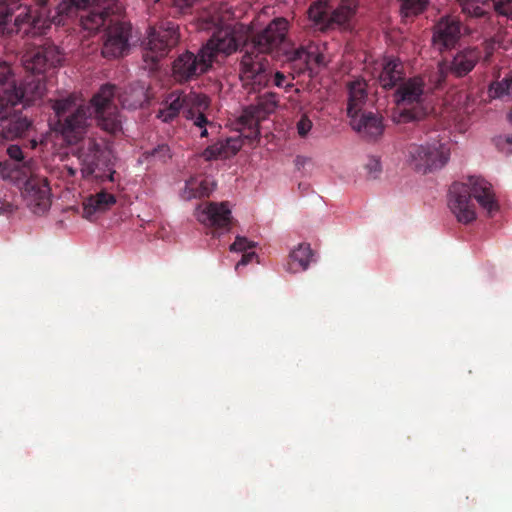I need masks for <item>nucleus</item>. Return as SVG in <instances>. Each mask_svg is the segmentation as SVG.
<instances>
[{
  "label": "nucleus",
  "mask_w": 512,
  "mask_h": 512,
  "mask_svg": "<svg viewBox=\"0 0 512 512\" xmlns=\"http://www.w3.org/2000/svg\"><path fill=\"white\" fill-rule=\"evenodd\" d=\"M178 24L174 21L162 22L151 28L143 47V60L150 68L168 55L170 49L178 43Z\"/></svg>",
  "instance_id": "8"
},
{
  "label": "nucleus",
  "mask_w": 512,
  "mask_h": 512,
  "mask_svg": "<svg viewBox=\"0 0 512 512\" xmlns=\"http://www.w3.org/2000/svg\"><path fill=\"white\" fill-rule=\"evenodd\" d=\"M462 28V22L456 16H442L432 27L433 49L440 54L454 49L462 37Z\"/></svg>",
  "instance_id": "14"
},
{
  "label": "nucleus",
  "mask_w": 512,
  "mask_h": 512,
  "mask_svg": "<svg viewBox=\"0 0 512 512\" xmlns=\"http://www.w3.org/2000/svg\"><path fill=\"white\" fill-rule=\"evenodd\" d=\"M164 3L170 4L171 8L173 9L171 14H178L183 13L187 9H189L192 5L194 0H163Z\"/></svg>",
  "instance_id": "41"
},
{
  "label": "nucleus",
  "mask_w": 512,
  "mask_h": 512,
  "mask_svg": "<svg viewBox=\"0 0 512 512\" xmlns=\"http://www.w3.org/2000/svg\"><path fill=\"white\" fill-rule=\"evenodd\" d=\"M240 149V145L236 140L231 138L225 141H217L216 143L208 146L201 154L206 161H211L217 158H227L231 155H235Z\"/></svg>",
  "instance_id": "29"
},
{
  "label": "nucleus",
  "mask_w": 512,
  "mask_h": 512,
  "mask_svg": "<svg viewBox=\"0 0 512 512\" xmlns=\"http://www.w3.org/2000/svg\"><path fill=\"white\" fill-rule=\"evenodd\" d=\"M244 37L232 29L216 31L207 43L201 48L203 54L210 60V64L217 61L219 55L228 56L243 47Z\"/></svg>",
  "instance_id": "16"
},
{
  "label": "nucleus",
  "mask_w": 512,
  "mask_h": 512,
  "mask_svg": "<svg viewBox=\"0 0 512 512\" xmlns=\"http://www.w3.org/2000/svg\"><path fill=\"white\" fill-rule=\"evenodd\" d=\"M204 112H205V110L195 112V117H194V119H192L194 126L199 128L200 137H202V138L208 137V135H209L208 127L210 129H217V126L213 122L208 121Z\"/></svg>",
  "instance_id": "39"
},
{
  "label": "nucleus",
  "mask_w": 512,
  "mask_h": 512,
  "mask_svg": "<svg viewBox=\"0 0 512 512\" xmlns=\"http://www.w3.org/2000/svg\"><path fill=\"white\" fill-rule=\"evenodd\" d=\"M46 92V86L42 76L27 75L21 86L15 85L14 91L10 93L7 100V109L9 107L15 108L21 105L26 108L41 100Z\"/></svg>",
  "instance_id": "17"
},
{
  "label": "nucleus",
  "mask_w": 512,
  "mask_h": 512,
  "mask_svg": "<svg viewBox=\"0 0 512 512\" xmlns=\"http://www.w3.org/2000/svg\"><path fill=\"white\" fill-rule=\"evenodd\" d=\"M241 57L238 60V75L242 87L248 94H257L255 103L243 109L239 118L243 129H248L246 137L256 139L260 135L259 124L278 106V94L267 91L260 92L269 87L272 79V68L267 55L251 47L248 42L243 43L240 49Z\"/></svg>",
  "instance_id": "1"
},
{
  "label": "nucleus",
  "mask_w": 512,
  "mask_h": 512,
  "mask_svg": "<svg viewBox=\"0 0 512 512\" xmlns=\"http://www.w3.org/2000/svg\"><path fill=\"white\" fill-rule=\"evenodd\" d=\"M132 91V100L130 101L126 96H123L121 103L123 107L128 109H136L145 102L146 95L144 91V87L139 86L136 88H131Z\"/></svg>",
  "instance_id": "38"
},
{
  "label": "nucleus",
  "mask_w": 512,
  "mask_h": 512,
  "mask_svg": "<svg viewBox=\"0 0 512 512\" xmlns=\"http://www.w3.org/2000/svg\"><path fill=\"white\" fill-rule=\"evenodd\" d=\"M347 90V114L351 117L362 112L368 96L367 83L363 79H355L347 84Z\"/></svg>",
  "instance_id": "26"
},
{
  "label": "nucleus",
  "mask_w": 512,
  "mask_h": 512,
  "mask_svg": "<svg viewBox=\"0 0 512 512\" xmlns=\"http://www.w3.org/2000/svg\"><path fill=\"white\" fill-rule=\"evenodd\" d=\"M7 154L10 159L16 162L17 168H23L27 171H31L34 161L31 157H27L23 152L22 148L18 145H10L7 148Z\"/></svg>",
  "instance_id": "36"
},
{
  "label": "nucleus",
  "mask_w": 512,
  "mask_h": 512,
  "mask_svg": "<svg viewBox=\"0 0 512 512\" xmlns=\"http://www.w3.org/2000/svg\"><path fill=\"white\" fill-rule=\"evenodd\" d=\"M289 26L286 18L276 17L264 29L245 38V41L266 55L272 54L286 42Z\"/></svg>",
  "instance_id": "12"
},
{
  "label": "nucleus",
  "mask_w": 512,
  "mask_h": 512,
  "mask_svg": "<svg viewBox=\"0 0 512 512\" xmlns=\"http://www.w3.org/2000/svg\"><path fill=\"white\" fill-rule=\"evenodd\" d=\"M508 119L512 123V107H511V110H510V112L508 114Z\"/></svg>",
  "instance_id": "49"
},
{
  "label": "nucleus",
  "mask_w": 512,
  "mask_h": 512,
  "mask_svg": "<svg viewBox=\"0 0 512 512\" xmlns=\"http://www.w3.org/2000/svg\"><path fill=\"white\" fill-rule=\"evenodd\" d=\"M101 147L94 140L88 139L78 150V161L81 166V174L84 178H102L98 173Z\"/></svg>",
  "instance_id": "23"
},
{
  "label": "nucleus",
  "mask_w": 512,
  "mask_h": 512,
  "mask_svg": "<svg viewBox=\"0 0 512 512\" xmlns=\"http://www.w3.org/2000/svg\"><path fill=\"white\" fill-rule=\"evenodd\" d=\"M401 13L404 17H413L421 14L431 3L430 0H399Z\"/></svg>",
  "instance_id": "35"
},
{
  "label": "nucleus",
  "mask_w": 512,
  "mask_h": 512,
  "mask_svg": "<svg viewBox=\"0 0 512 512\" xmlns=\"http://www.w3.org/2000/svg\"><path fill=\"white\" fill-rule=\"evenodd\" d=\"M289 26L286 18L276 17L264 29L245 38V41L266 55L272 54L286 42Z\"/></svg>",
  "instance_id": "13"
},
{
  "label": "nucleus",
  "mask_w": 512,
  "mask_h": 512,
  "mask_svg": "<svg viewBox=\"0 0 512 512\" xmlns=\"http://www.w3.org/2000/svg\"><path fill=\"white\" fill-rule=\"evenodd\" d=\"M115 203V196L105 190L90 195L83 202V217L91 220L96 213L108 210Z\"/></svg>",
  "instance_id": "27"
},
{
  "label": "nucleus",
  "mask_w": 512,
  "mask_h": 512,
  "mask_svg": "<svg viewBox=\"0 0 512 512\" xmlns=\"http://www.w3.org/2000/svg\"><path fill=\"white\" fill-rule=\"evenodd\" d=\"M289 60L300 65L299 72L304 70H312V65L320 66L324 62V56L315 51H308L305 48H297L293 50L289 56Z\"/></svg>",
  "instance_id": "30"
},
{
  "label": "nucleus",
  "mask_w": 512,
  "mask_h": 512,
  "mask_svg": "<svg viewBox=\"0 0 512 512\" xmlns=\"http://www.w3.org/2000/svg\"><path fill=\"white\" fill-rule=\"evenodd\" d=\"M274 86L278 88H284L288 90V88L292 87V83L288 81V77L281 71L272 72L271 82Z\"/></svg>",
  "instance_id": "42"
},
{
  "label": "nucleus",
  "mask_w": 512,
  "mask_h": 512,
  "mask_svg": "<svg viewBox=\"0 0 512 512\" xmlns=\"http://www.w3.org/2000/svg\"><path fill=\"white\" fill-rule=\"evenodd\" d=\"M463 14L487 19L493 9L497 15L512 21V0H458Z\"/></svg>",
  "instance_id": "20"
},
{
  "label": "nucleus",
  "mask_w": 512,
  "mask_h": 512,
  "mask_svg": "<svg viewBox=\"0 0 512 512\" xmlns=\"http://www.w3.org/2000/svg\"><path fill=\"white\" fill-rule=\"evenodd\" d=\"M253 248H255V243L241 236H237L235 241L230 245V251L234 252L245 253Z\"/></svg>",
  "instance_id": "40"
},
{
  "label": "nucleus",
  "mask_w": 512,
  "mask_h": 512,
  "mask_svg": "<svg viewBox=\"0 0 512 512\" xmlns=\"http://www.w3.org/2000/svg\"><path fill=\"white\" fill-rule=\"evenodd\" d=\"M313 252L309 244H299L297 248L292 250L289 254L287 262V270L291 273L304 271L308 268L312 259Z\"/></svg>",
  "instance_id": "28"
},
{
  "label": "nucleus",
  "mask_w": 512,
  "mask_h": 512,
  "mask_svg": "<svg viewBox=\"0 0 512 512\" xmlns=\"http://www.w3.org/2000/svg\"><path fill=\"white\" fill-rule=\"evenodd\" d=\"M489 91L494 97L512 99V73L505 76L501 81L492 83Z\"/></svg>",
  "instance_id": "37"
},
{
  "label": "nucleus",
  "mask_w": 512,
  "mask_h": 512,
  "mask_svg": "<svg viewBox=\"0 0 512 512\" xmlns=\"http://www.w3.org/2000/svg\"><path fill=\"white\" fill-rule=\"evenodd\" d=\"M463 14L487 19L493 9L497 15L512 21V0H458Z\"/></svg>",
  "instance_id": "19"
},
{
  "label": "nucleus",
  "mask_w": 512,
  "mask_h": 512,
  "mask_svg": "<svg viewBox=\"0 0 512 512\" xmlns=\"http://www.w3.org/2000/svg\"><path fill=\"white\" fill-rule=\"evenodd\" d=\"M171 158L170 147L166 144H160L157 147L145 151L141 155V161L147 163L161 162L166 163Z\"/></svg>",
  "instance_id": "34"
},
{
  "label": "nucleus",
  "mask_w": 512,
  "mask_h": 512,
  "mask_svg": "<svg viewBox=\"0 0 512 512\" xmlns=\"http://www.w3.org/2000/svg\"><path fill=\"white\" fill-rule=\"evenodd\" d=\"M208 98L193 91H174L165 100V107L157 113V118L163 122H172L180 113L186 119H194L195 112L207 110Z\"/></svg>",
  "instance_id": "9"
},
{
  "label": "nucleus",
  "mask_w": 512,
  "mask_h": 512,
  "mask_svg": "<svg viewBox=\"0 0 512 512\" xmlns=\"http://www.w3.org/2000/svg\"><path fill=\"white\" fill-rule=\"evenodd\" d=\"M210 60L200 49L198 54L186 51L180 54L173 62V77L177 82H188L197 78L211 68Z\"/></svg>",
  "instance_id": "15"
},
{
  "label": "nucleus",
  "mask_w": 512,
  "mask_h": 512,
  "mask_svg": "<svg viewBox=\"0 0 512 512\" xmlns=\"http://www.w3.org/2000/svg\"><path fill=\"white\" fill-rule=\"evenodd\" d=\"M7 115V107L5 105H0V120H3Z\"/></svg>",
  "instance_id": "46"
},
{
  "label": "nucleus",
  "mask_w": 512,
  "mask_h": 512,
  "mask_svg": "<svg viewBox=\"0 0 512 512\" xmlns=\"http://www.w3.org/2000/svg\"><path fill=\"white\" fill-rule=\"evenodd\" d=\"M256 256L254 251H247L243 253L241 260L236 264L235 269L238 270L241 266H246Z\"/></svg>",
  "instance_id": "45"
},
{
  "label": "nucleus",
  "mask_w": 512,
  "mask_h": 512,
  "mask_svg": "<svg viewBox=\"0 0 512 512\" xmlns=\"http://www.w3.org/2000/svg\"><path fill=\"white\" fill-rule=\"evenodd\" d=\"M116 87L111 84L101 86L91 99V106L85 107L77 102L75 95L53 101L52 109L56 122L54 129L69 142L77 141L84 132L88 113L94 114L97 125L105 132L115 135L121 131V120L114 102Z\"/></svg>",
  "instance_id": "2"
},
{
  "label": "nucleus",
  "mask_w": 512,
  "mask_h": 512,
  "mask_svg": "<svg viewBox=\"0 0 512 512\" xmlns=\"http://www.w3.org/2000/svg\"><path fill=\"white\" fill-rule=\"evenodd\" d=\"M482 52L478 46H468L458 50L450 58H444L438 63V70L434 75V81L437 86L446 82L449 75L455 78L467 76L477 63L480 62Z\"/></svg>",
  "instance_id": "10"
},
{
  "label": "nucleus",
  "mask_w": 512,
  "mask_h": 512,
  "mask_svg": "<svg viewBox=\"0 0 512 512\" xmlns=\"http://www.w3.org/2000/svg\"><path fill=\"white\" fill-rule=\"evenodd\" d=\"M16 81L11 67L6 62H0V105L7 107L6 97L14 91Z\"/></svg>",
  "instance_id": "32"
},
{
  "label": "nucleus",
  "mask_w": 512,
  "mask_h": 512,
  "mask_svg": "<svg viewBox=\"0 0 512 512\" xmlns=\"http://www.w3.org/2000/svg\"><path fill=\"white\" fill-rule=\"evenodd\" d=\"M87 0H62L52 14L49 0H0V34L37 36L53 23H63L74 16Z\"/></svg>",
  "instance_id": "3"
},
{
  "label": "nucleus",
  "mask_w": 512,
  "mask_h": 512,
  "mask_svg": "<svg viewBox=\"0 0 512 512\" xmlns=\"http://www.w3.org/2000/svg\"><path fill=\"white\" fill-rule=\"evenodd\" d=\"M50 187L45 177L31 175L24 188V197L28 206L36 214L47 211L51 205Z\"/></svg>",
  "instance_id": "21"
},
{
  "label": "nucleus",
  "mask_w": 512,
  "mask_h": 512,
  "mask_svg": "<svg viewBox=\"0 0 512 512\" xmlns=\"http://www.w3.org/2000/svg\"><path fill=\"white\" fill-rule=\"evenodd\" d=\"M366 167L369 170V172L373 174V177H376L377 174L381 171L380 162L375 158H371L367 163Z\"/></svg>",
  "instance_id": "44"
},
{
  "label": "nucleus",
  "mask_w": 512,
  "mask_h": 512,
  "mask_svg": "<svg viewBox=\"0 0 512 512\" xmlns=\"http://www.w3.org/2000/svg\"><path fill=\"white\" fill-rule=\"evenodd\" d=\"M408 158L415 170L424 174L442 168L449 159V149L438 139L426 144H411Z\"/></svg>",
  "instance_id": "11"
},
{
  "label": "nucleus",
  "mask_w": 512,
  "mask_h": 512,
  "mask_svg": "<svg viewBox=\"0 0 512 512\" xmlns=\"http://www.w3.org/2000/svg\"><path fill=\"white\" fill-rule=\"evenodd\" d=\"M214 189V184L208 179L191 178L185 184L184 197L203 198L208 197Z\"/></svg>",
  "instance_id": "31"
},
{
  "label": "nucleus",
  "mask_w": 512,
  "mask_h": 512,
  "mask_svg": "<svg viewBox=\"0 0 512 512\" xmlns=\"http://www.w3.org/2000/svg\"><path fill=\"white\" fill-rule=\"evenodd\" d=\"M424 82L419 77L401 82L394 94L395 108L392 120L397 124L419 122L426 114L424 106Z\"/></svg>",
  "instance_id": "7"
},
{
  "label": "nucleus",
  "mask_w": 512,
  "mask_h": 512,
  "mask_svg": "<svg viewBox=\"0 0 512 512\" xmlns=\"http://www.w3.org/2000/svg\"><path fill=\"white\" fill-rule=\"evenodd\" d=\"M313 124L312 121L309 119L308 116L302 115L299 121L296 124L297 132L299 136L306 137L308 133L310 132Z\"/></svg>",
  "instance_id": "43"
},
{
  "label": "nucleus",
  "mask_w": 512,
  "mask_h": 512,
  "mask_svg": "<svg viewBox=\"0 0 512 512\" xmlns=\"http://www.w3.org/2000/svg\"><path fill=\"white\" fill-rule=\"evenodd\" d=\"M123 6L118 0H87L83 7L63 23L56 26H80L90 33L106 27V39L102 48L105 58H118L129 50L131 24L120 19Z\"/></svg>",
  "instance_id": "4"
},
{
  "label": "nucleus",
  "mask_w": 512,
  "mask_h": 512,
  "mask_svg": "<svg viewBox=\"0 0 512 512\" xmlns=\"http://www.w3.org/2000/svg\"><path fill=\"white\" fill-rule=\"evenodd\" d=\"M61 60L58 48L53 44H46L27 51L22 57V64L30 75L41 76L47 68L59 65Z\"/></svg>",
  "instance_id": "18"
},
{
  "label": "nucleus",
  "mask_w": 512,
  "mask_h": 512,
  "mask_svg": "<svg viewBox=\"0 0 512 512\" xmlns=\"http://www.w3.org/2000/svg\"><path fill=\"white\" fill-rule=\"evenodd\" d=\"M349 118L352 128L363 137L375 139L383 133L382 120L377 114L360 112Z\"/></svg>",
  "instance_id": "24"
},
{
  "label": "nucleus",
  "mask_w": 512,
  "mask_h": 512,
  "mask_svg": "<svg viewBox=\"0 0 512 512\" xmlns=\"http://www.w3.org/2000/svg\"><path fill=\"white\" fill-rule=\"evenodd\" d=\"M480 48L482 52L481 61L482 64L488 66L493 61V56L497 48H502L504 50L508 49V44H506L499 35L494 36L493 38L485 40Z\"/></svg>",
  "instance_id": "33"
},
{
  "label": "nucleus",
  "mask_w": 512,
  "mask_h": 512,
  "mask_svg": "<svg viewBox=\"0 0 512 512\" xmlns=\"http://www.w3.org/2000/svg\"><path fill=\"white\" fill-rule=\"evenodd\" d=\"M65 168H66L67 174L69 176H75L76 175V173H77V169L76 168H74L72 166H66Z\"/></svg>",
  "instance_id": "47"
},
{
  "label": "nucleus",
  "mask_w": 512,
  "mask_h": 512,
  "mask_svg": "<svg viewBox=\"0 0 512 512\" xmlns=\"http://www.w3.org/2000/svg\"><path fill=\"white\" fill-rule=\"evenodd\" d=\"M472 196L487 211L488 216H493L499 210L492 185L481 177L470 176L467 183L454 182L449 188L448 205L458 222L469 224L476 219Z\"/></svg>",
  "instance_id": "5"
},
{
  "label": "nucleus",
  "mask_w": 512,
  "mask_h": 512,
  "mask_svg": "<svg viewBox=\"0 0 512 512\" xmlns=\"http://www.w3.org/2000/svg\"><path fill=\"white\" fill-rule=\"evenodd\" d=\"M380 67L378 82L382 88L392 89L404 80V67L399 59L385 58Z\"/></svg>",
  "instance_id": "25"
},
{
  "label": "nucleus",
  "mask_w": 512,
  "mask_h": 512,
  "mask_svg": "<svg viewBox=\"0 0 512 512\" xmlns=\"http://www.w3.org/2000/svg\"><path fill=\"white\" fill-rule=\"evenodd\" d=\"M359 0H316L308 8V17L315 29L327 33L350 31Z\"/></svg>",
  "instance_id": "6"
},
{
  "label": "nucleus",
  "mask_w": 512,
  "mask_h": 512,
  "mask_svg": "<svg viewBox=\"0 0 512 512\" xmlns=\"http://www.w3.org/2000/svg\"><path fill=\"white\" fill-rule=\"evenodd\" d=\"M114 174H115V171H113V172H111V173L109 174V180H110L111 182H113V181H114Z\"/></svg>",
  "instance_id": "48"
},
{
  "label": "nucleus",
  "mask_w": 512,
  "mask_h": 512,
  "mask_svg": "<svg viewBox=\"0 0 512 512\" xmlns=\"http://www.w3.org/2000/svg\"><path fill=\"white\" fill-rule=\"evenodd\" d=\"M197 219L205 226L229 231L232 224L231 210L227 202H207L199 205Z\"/></svg>",
  "instance_id": "22"
}]
</instances>
